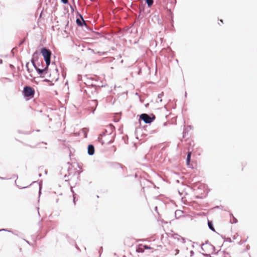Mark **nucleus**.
I'll list each match as a JSON object with an SVG mask.
<instances>
[{
  "instance_id": "obj_1",
  "label": "nucleus",
  "mask_w": 257,
  "mask_h": 257,
  "mask_svg": "<svg viewBox=\"0 0 257 257\" xmlns=\"http://www.w3.org/2000/svg\"><path fill=\"white\" fill-rule=\"evenodd\" d=\"M41 53L46 61L47 67H48L50 64L51 52L49 50L43 48L41 49Z\"/></svg>"
},
{
  "instance_id": "obj_2",
  "label": "nucleus",
  "mask_w": 257,
  "mask_h": 257,
  "mask_svg": "<svg viewBox=\"0 0 257 257\" xmlns=\"http://www.w3.org/2000/svg\"><path fill=\"white\" fill-rule=\"evenodd\" d=\"M23 93L26 97H33L35 94V90L30 86H25L24 88Z\"/></svg>"
},
{
  "instance_id": "obj_3",
  "label": "nucleus",
  "mask_w": 257,
  "mask_h": 257,
  "mask_svg": "<svg viewBox=\"0 0 257 257\" xmlns=\"http://www.w3.org/2000/svg\"><path fill=\"white\" fill-rule=\"evenodd\" d=\"M140 118L144 120L145 123H150L155 120V116L152 114V117H151L146 113H143L140 115Z\"/></svg>"
},
{
  "instance_id": "obj_4",
  "label": "nucleus",
  "mask_w": 257,
  "mask_h": 257,
  "mask_svg": "<svg viewBox=\"0 0 257 257\" xmlns=\"http://www.w3.org/2000/svg\"><path fill=\"white\" fill-rule=\"evenodd\" d=\"M172 236L174 239L177 240L180 242H185V239L182 236L177 233H173L172 234Z\"/></svg>"
},
{
  "instance_id": "obj_5",
  "label": "nucleus",
  "mask_w": 257,
  "mask_h": 257,
  "mask_svg": "<svg viewBox=\"0 0 257 257\" xmlns=\"http://www.w3.org/2000/svg\"><path fill=\"white\" fill-rule=\"evenodd\" d=\"M94 153V148L93 145H89L88 147V153L90 155H92Z\"/></svg>"
},
{
  "instance_id": "obj_6",
  "label": "nucleus",
  "mask_w": 257,
  "mask_h": 257,
  "mask_svg": "<svg viewBox=\"0 0 257 257\" xmlns=\"http://www.w3.org/2000/svg\"><path fill=\"white\" fill-rule=\"evenodd\" d=\"M80 18L81 20L79 19H77L76 20V23L78 26H82L83 25V23L85 24V23L81 16H80Z\"/></svg>"
},
{
  "instance_id": "obj_7",
  "label": "nucleus",
  "mask_w": 257,
  "mask_h": 257,
  "mask_svg": "<svg viewBox=\"0 0 257 257\" xmlns=\"http://www.w3.org/2000/svg\"><path fill=\"white\" fill-rule=\"evenodd\" d=\"M145 248L144 247V245L142 244H140L137 248L136 251L138 252H143L144 251Z\"/></svg>"
},
{
  "instance_id": "obj_8",
  "label": "nucleus",
  "mask_w": 257,
  "mask_h": 257,
  "mask_svg": "<svg viewBox=\"0 0 257 257\" xmlns=\"http://www.w3.org/2000/svg\"><path fill=\"white\" fill-rule=\"evenodd\" d=\"M191 153L190 152L188 153L187 160H186V164L187 165L190 164V160H191Z\"/></svg>"
},
{
  "instance_id": "obj_9",
  "label": "nucleus",
  "mask_w": 257,
  "mask_h": 257,
  "mask_svg": "<svg viewBox=\"0 0 257 257\" xmlns=\"http://www.w3.org/2000/svg\"><path fill=\"white\" fill-rule=\"evenodd\" d=\"M149 7H151L153 4V0H146Z\"/></svg>"
},
{
  "instance_id": "obj_10",
  "label": "nucleus",
  "mask_w": 257,
  "mask_h": 257,
  "mask_svg": "<svg viewBox=\"0 0 257 257\" xmlns=\"http://www.w3.org/2000/svg\"><path fill=\"white\" fill-rule=\"evenodd\" d=\"M208 226L210 229H211L213 231H215V229H214V227H213V225H212L211 221H209L208 222Z\"/></svg>"
},
{
  "instance_id": "obj_11",
  "label": "nucleus",
  "mask_w": 257,
  "mask_h": 257,
  "mask_svg": "<svg viewBox=\"0 0 257 257\" xmlns=\"http://www.w3.org/2000/svg\"><path fill=\"white\" fill-rule=\"evenodd\" d=\"M45 69H41L36 68V70H37V72L39 73V74H42L45 70Z\"/></svg>"
},
{
  "instance_id": "obj_12",
  "label": "nucleus",
  "mask_w": 257,
  "mask_h": 257,
  "mask_svg": "<svg viewBox=\"0 0 257 257\" xmlns=\"http://www.w3.org/2000/svg\"><path fill=\"white\" fill-rule=\"evenodd\" d=\"M144 247L145 249H152V248L151 247L148 246L147 245H144Z\"/></svg>"
},
{
  "instance_id": "obj_13",
  "label": "nucleus",
  "mask_w": 257,
  "mask_h": 257,
  "mask_svg": "<svg viewBox=\"0 0 257 257\" xmlns=\"http://www.w3.org/2000/svg\"><path fill=\"white\" fill-rule=\"evenodd\" d=\"M61 1L63 4H65L68 3V0H61Z\"/></svg>"
},
{
  "instance_id": "obj_14",
  "label": "nucleus",
  "mask_w": 257,
  "mask_h": 257,
  "mask_svg": "<svg viewBox=\"0 0 257 257\" xmlns=\"http://www.w3.org/2000/svg\"><path fill=\"white\" fill-rule=\"evenodd\" d=\"M233 220L232 221L233 223H236L237 222V220L236 218H235L234 217H233Z\"/></svg>"
},
{
  "instance_id": "obj_15",
  "label": "nucleus",
  "mask_w": 257,
  "mask_h": 257,
  "mask_svg": "<svg viewBox=\"0 0 257 257\" xmlns=\"http://www.w3.org/2000/svg\"><path fill=\"white\" fill-rule=\"evenodd\" d=\"M0 63H2V60L1 61Z\"/></svg>"
}]
</instances>
